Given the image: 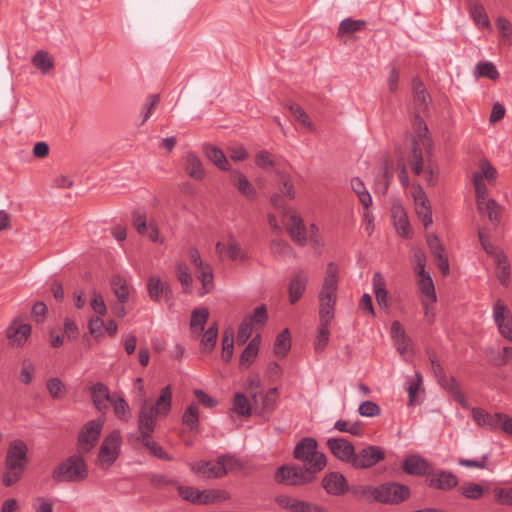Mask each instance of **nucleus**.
Returning a JSON list of instances; mask_svg holds the SVG:
<instances>
[{"label": "nucleus", "instance_id": "obj_1", "mask_svg": "<svg viewBox=\"0 0 512 512\" xmlns=\"http://www.w3.org/2000/svg\"><path fill=\"white\" fill-rule=\"evenodd\" d=\"M414 130L416 136L412 140V150L408 157V162L411 166L412 172L415 175H421L424 170L423 150L426 152L428 158L431 156L433 141L428 134V127L423 118L418 114L414 117Z\"/></svg>", "mask_w": 512, "mask_h": 512}, {"label": "nucleus", "instance_id": "obj_2", "mask_svg": "<svg viewBox=\"0 0 512 512\" xmlns=\"http://www.w3.org/2000/svg\"><path fill=\"white\" fill-rule=\"evenodd\" d=\"M28 447L22 441L11 443L5 462L6 471L3 475V483L12 486L18 482L26 469Z\"/></svg>", "mask_w": 512, "mask_h": 512}, {"label": "nucleus", "instance_id": "obj_3", "mask_svg": "<svg viewBox=\"0 0 512 512\" xmlns=\"http://www.w3.org/2000/svg\"><path fill=\"white\" fill-rule=\"evenodd\" d=\"M293 456L298 461L303 462L304 467H308L316 473L323 470L327 464L325 454L318 451V443L312 437L302 438L296 444Z\"/></svg>", "mask_w": 512, "mask_h": 512}, {"label": "nucleus", "instance_id": "obj_4", "mask_svg": "<svg viewBox=\"0 0 512 512\" xmlns=\"http://www.w3.org/2000/svg\"><path fill=\"white\" fill-rule=\"evenodd\" d=\"M88 477V467L81 455H72L60 462L52 472L54 481L81 482Z\"/></svg>", "mask_w": 512, "mask_h": 512}, {"label": "nucleus", "instance_id": "obj_5", "mask_svg": "<svg viewBox=\"0 0 512 512\" xmlns=\"http://www.w3.org/2000/svg\"><path fill=\"white\" fill-rule=\"evenodd\" d=\"M338 274V266L333 262L328 263L323 283L318 294L319 304H328L333 307L336 306L339 281Z\"/></svg>", "mask_w": 512, "mask_h": 512}, {"label": "nucleus", "instance_id": "obj_6", "mask_svg": "<svg viewBox=\"0 0 512 512\" xmlns=\"http://www.w3.org/2000/svg\"><path fill=\"white\" fill-rule=\"evenodd\" d=\"M316 474L308 467L281 466L277 469L275 479L285 485H304L312 482Z\"/></svg>", "mask_w": 512, "mask_h": 512}, {"label": "nucleus", "instance_id": "obj_7", "mask_svg": "<svg viewBox=\"0 0 512 512\" xmlns=\"http://www.w3.org/2000/svg\"><path fill=\"white\" fill-rule=\"evenodd\" d=\"M377 502L387 505H398L409 499L411 490L407 485L389 481L378 485Z\"/></svg>", "mask_w": 512, "mask_h": 512}, {"label": "nucleus", "instance_id": "obj_8", "mask_svg": "<svg viewBox=\"0 0 512 512\" xmlns=\"http://www.w3.org/2000/svg\"><path fill=\"white\" fill-rule=\"evenodd\" d=\"M385 459L386 452L384 448L377 445H366L355 451L351 466L354 469L366 470L374 467Z\"/></svg>", "mask_w": 512, "mask_h": 512}, {"label": "nucleus", "instance_id": "obj_9", "mask_svg": "<svg viewBox=\"0 0 512 512\" xmlns=\"http://www.w3.org/2000/svg\"><path fill=\"white\" fill-rule=\"evenodd\" d=\"M104 420L101 418L88 421L79 431L77 438L78 451L88 453L97 444L103 430Z\"/></svg>", "mask_w": 512, "mask_h": 512}, {"label": "nucleus", "instance_id": "obj_10", "mask_svg": "<svg viewBox=\"0 0 512 512\" xmlns=\"http://www.w3.org/2000/svg\"><path fill=\"white\" fill-rule=\"evenodd\" d=\"M121 442L122 437L118 430H113L104 438L98 453V462L102 467L108 468L116 461Z\"/></svg>", "mask_w": 512, "mask_h": 512}, {"label": "nucleus", "instance_id": "obj_11", "mask_svg": "<svg viewBox=\"0 0 512 512\" xmlns=\"http://www.w3.org/2000/svg\"><path fill=\"white\" fill-rule=\"evenodd\" d=\"M158 417L159 416L152 411L150 401L148 399L143 400L138 413V436L136 437V440L152 436L156 428V421Z\"/></svg>", "mask_w": 512, "mask_h": 512}, {"label": "nucleus", "instance_id": "obj_12", "mask_svg": "<svg viewBox=\"0 0 512 512\" xmlns=\"http://www.w3.org/2000/svg\"><path fill=\"white\" fill-rule=\"evenodd\" d=\"M493 318L499 333L507 340L512 341V316L502 300H497L493 307Z\"/></svg>", "mask_w": 512, "mask_h": 512}, {"label": "nucleus", "instance_id": "obj_13", "mask_svg": "<svg viewBox=\"0 0 512 512\" xmlns=\"http://www.w3.org/2000/svg\"><path fill=\"white\" fill-rule=\"evenodd\" d=\"M327 447L336 459L351 466L356 450L350 441L344 438H329Z\"/></svg>", "mask_w": 512, "mask_h": 512}, {"label": "nucleus", "instance_id": "obj_14", "mask_svg": "<svg viewBox=\"0 0 512 512\" xmlns=\"http://www.w3.org/2000/svg\"><path fill=\"white\" fill-rule=\"evenodd\" d=\"M287 233L292 241L299 246H305L308 242L307 229L303 219L296 212H291L285 223Z\"/></svg>", "mask_w": 512, "mask_h": 512}, {"label": "nucleus", "instance_id": "obj_15", "mask_svg": "<svg viewBox=\"0 0 512 512\" xmlns=\"http://www.w3.org/2000/svg\"><path fill=\"white\" fill-rule=\"evenodd\" d=\"M309 281V274L307 271L300 269L292 274L289 285V302L295 304L303 296L306 291Z\"/></svg>", "mask_w": 512, "mask_h": 512}, {"label": "nucleus", "instance_id": "obj_16", "mask_svg": "<svg viewBox=\"0 0 512 512\" xmlns=\"http://www.w3.org/2000/svg\"><path fill=\"white\" fill-rule=\"evenodd\" d=\"M31 334V326L23 323L20 319H14L6 330V337L10 344L15 347H21Z\"/></svg>", "mask_w": 512, "mask_h": 512}, {"label": "nucleus", "instance_id": "obj_17", "mask_svg": "<svg viewBox=\"0 0 512 512\" xmlns=\"http://www.w3.org/2000/svg\"><path fill=\"white\" fill-rule=\"evenodd\" d=\"M183 169L186 174L197 181L205 177V168L199 156L193 151H187L182 157Z\"/></svg>", "mask_w": 512, "mask_h": 512}, {"label": "nucleus", "instance_id": "obj_18", "mask_svg": "<svg viewBox=\"0 0 512 512\" xmlns=\"http://www.w3.org/2000/svg\"><path fill=\"white\" fill-rule=\"evenodd\" d=\"M415 202V211L419 220L423 223L425 228L430 226L433 222L432 210L424 190L419 186L413 194Z\"/></svg>", "mask_w": 512, "mask_h": 512}, {"label": "nucleus", "instance_id": "obj_19", "mask_svg": "<svg viewBox=\"0 0 512 512\" xmlns=\"http://www.w3.org/2000/svg\"><path fill=\"white\" fill-rule=\"evenodd\" d=\"M402 469L408 475L423 476L432 471V466L425 458L415 454L404 459Z\"/></svg>", "mask_w": 512, "mask_h": 512}, {"label": "nucleus", "instance_id": "obj_20", "mask_svg": "<svg viewBox=\"0 0 512 512\" xmlns=\"http://www.w3.org/2000/svg\"><path fill=\"white\" fill-rule=\"evenodd\" d=\"M322 487L333 496L343 495L348 490L347 480L339 472H330L322 479Z\"/></svg>", "mask_w": 512, "mask_h": 512}, {"label": "nucleus", "instance_id": "obj_21", "mask_svg": "<svg viewBox=\"0 0 512 512\" xmlns=\"http://www.w3.org/2000/svg\"><path fill=\"white\" fill-rule=\"evenodd\" d=\"M428 486L439 490H450L458 485V478L450 471L438 470L429 473Z\"/></svg>", "mask_w": 512, "mask_h": 512}, {"label": "nucleus", "instance_id": "obj_22", "mask_svg": "<svg viewBox=\"0 0 512 512\" xmlns=\"http://www.w3.org/2000/svg\"><path fill=\"white\" fill-rule=\"evenodd\" d=\"M221 465L218 459L216 461H199L191 464L190 469L195 474L209 479L221 478L224 476V470Z\"/></svg>", "mask_w": 512, "mask_h": 512}, {"label": "nucleus", "instance_id": "obj_23", "mask_svg": "<svg viewBox=\"0 0 512 512\" xmlns=\"http://www.w3.org/2000/svg\"><path fill=\"white\" fill-rule=\"evenodd\" d=\"M477 210L481 215L488 217L495 229L498 227L503 208L494 199L490 198L484 202H479V204H477Z\"/></svg>", "mask_w": 512, "mask_h": 512}, {"label": "nucleus", "instance_id": "obj_24", "mask_svg": "<svg viewBox=\"0 0 512 512\" xmlns=\"http://www.w3.org/2000/svg\"><path fill=\"white\" fill-rule=\"evenodd\" d=\"M503 413L490 414L481 408H474L472 410V416L474 421L482 427H486L490 430L499 429L500 421Z\"/></svg>", "mask_w": 512, "mask_h": 512}, {"label": "nucleus", "instance_id": "obj_25", "mask_svg": "<svg viewBox=\"0 0 512 512\" xmlns=\"http://www.w3.org/2000/svg\"><path fill=\"white\" fill-rule=\"evenodd\" d=\"M171 404L172 391L171 387L168 385L161 389L160 395L154 404L150 402V407L152 408V411L159 416V418H162L169 414Z\"/></svg>", "mask_w": 512, "mask_h": 512}, {"label": "nucleus", "instance_id": "obj_26", "mask_svg": "<svg viewBox=\"0 0 512 512\" xmlns=\"http://www.w3.org/2000/svg\"><path fill=\"white\" fill-rule=\"evenodd\" d=\"M91 394H92V401H93L95 407L97 408V410H99V411L106 410L108 407L107 403L108 402L111 403V401L114 397L110 394L108 387L101 382H98L92 386Z\"/></svg>", "mask_w": 512, "mask_h": 512}, {"label": "nucleus", "instance_id": "obj_27", "mask_svg": "<svg viewBox=\"0 0 512 512\" xmlns=\"http://www.w3.org/2000/svg\"><path fill=\"white\" fill-rule=\"evenodd\" d=\"M147 291L149 297L155 301L159 302L161 300V296L164 294L167 297L172 296V291L168 284L163 283L159 276H150L147 280Z\"/></svg>", "mask_w": 512, "mask_h": 512}, {"label": "nucleus", "instance_id": "obj_28", "mask_svg": "<svg viewBox=\"0 0 512 512\" xmlns=\"http://www.w3.org/2000/svg\"><path fill=\"white\" fill-rule=\"evenodd\" d=\"M204 155L219 169L227 171L230 169L229 162L224 152L217 146L205 143L202 146Z\"/></svg>", "mask_w": 512, "mask_h": 512}, {"label": "nucleus", "instance_id": "obj_29", "mask_svg": "<svg viewBox=\"0 0 512 512\" xmlns=\"http://www.w3.org/2000/svg\"><path fill=\"white\" fill-rule=\"evenodd\" d=\"M231 178L236 189L246 198L255 199L257 191L247 177L238 170L231 171Z\"/></svg>", "mask_w": 512, "mask_h": 512}, {"label": "nucleus", "instance_id": "obj_30", "mask_svg": "<svg viewBox=\"0 0 512 512\" xmlns=\"http://www.w3.org/2000/svg\"><path fill=\"white\" fill-rule=\"evenodd\" d=\"M208 318L209 310L206 307L196 308L192 311L190 330L195 337H198L203 333Z\"/></svg>", "mask_w": 512, "mask_h": 512}, {"label": "nucleus", "instance_id": "obj_31", "mask_svg": "<svg viewBox=\"0 0 512 512\" xmlns=\"http://www.w3.org/2000/svg\"><path fill=\"white\" fill-rule=\"evenodd\" d=\"M392 217L398 234L402 237H409L410 224L404 208L400 205L393 206Z\"/></svg>", "mask_w": 512, "mask_h": 512}, {"label": "nucleus", "instance_id": "obj_32", "mask_svg": "<svg viewBox=\"0 0 512 512\" xmlns=\"http://www.w3.org/2000/svg\"><path fill=\"white\" fill-rule=\"evenodd\" d=\"M226 255L232 261L246 262L249 259L246 251L232 234L227 237Z\"/></svg>", "mask_w": 512, "mask_h": 512}, {"label": "nucleus", "instance_id": "obj_33", "mask_svg": "<svg viewBox=\"0 0 512 512\" xmlns=\"http://www.w3.org/2000/svg\"><path fill=\"white\" fill-rule=\"evenodd\" d=\"M469 12H470V16L473 19L474 23L479 28H482V29L491 28V24H490L488 15L485 11L484 6L480 2H478V1L470 2L469 3Z\"/></svg>", "mask_w": 512, "mask_h": 512}, {"label": "nucleus", "instance_id": "obj_34", "mask_svg": "<svg viewBox=\"0 0 512 512\" xmlns=\"http://www.w3.org/2000/svg\"><path fill=\"white\" fill-rule=\"evenodd\" d=\"M416 275L418 277L417 284L420 292L425 296V299H429L431 303H435L437 296L430 273L424 272L423 274Z\"/></svg>", "mask_w": 512, "mask_h": 512}, {"label": "nucleus", "instance_id": "obj_35", "mask_svg": "<svg viewBox=\"0 0 512 512\" xmlns=\"http://www.w3.org/2000/svg\"><path fill=\"white\" fill-rule=\"evenodd\" d=\"M473 75L475 78H487L492 81H496L500 77L496 66L490 61H479L475 65Z\"/></svg>", "mask_w": 512, "mask_h": 512}, {"label": "nucleus", "instance_id": "obj_36", "mask_svg": "<svg viewBox=\"0 0 512 512\" xmlns=\"http://www.w3.org/2000/svg\"><path fill=\"white\" fill-rule=\"evenodd\" d=\"M200 495V505L221 503L230 499V493L224 489L202 490Z\"/></svg>", "mask_w": 512, "mask_h": 512}, {"label": "nucleus", "instance_id": "obj_37", "mask_svg": "<svg viewBox=\"0 0 512 512\" xmlns=\"http://www.w3.org/2000/svg\"><path fill=\"white\" fill-rule=\"evenodd\" d=\"M367 23L361 19L345 18L343 19L338 27L337 37L341 38L345 35H351L355 32L365 29Z\"/></svg>", "mask_w": 512, "mask_h": 512}, {"label": "nucleus", "instance_id": "obj_38", "mask_svg": "<svg viewBox=\"0 0 512 512\" xmlns=\"http://www.w3.org/2000/svg\"><path fill=\"white\" fill-rule=\"evenodd\" d=\"M414 104L418 112L425 111L428 108L430 97L427 94L422 82L413 79Z\"/></svg>", "mask_w": 512, "mask_h": 512}, {"label": "nucleus", "instance_id": "obj_39", "mask_svg": "<svg viewBox=\"0 0 512 512\" xmlns=\"http://www.w3.org/2000/svg\"><path fill=\"white\" fill-rule=\"evenodd\" d=\"M150 485L158 490H169L172 487H177L178 480L166 474L150 473L148 474Z\"/></svg>", "mask_w": 512, "mask_h": 512}, {"label": "nucleus", "instance_id": "obj_40", "mask_svg": "<svg viewBox=\"0 0 512 512\" xmlns=\"http://www.w3.org/2000/svg\"><path fill=\"white\" fill-rule=\"evenodd\" d=\"M32 64L43 74H46L54 67V60L47 51L39 50L31 59Z\"/></svg>", "mask_w": 512, "mask_h": 512}, {"label": "nucleus", "instance_id": "obj_41", "mask_svg": "<svg viewBox=\"0 0 512 512\" xmlns=\"http://www.w3.org/2000/svg\"><path fill=\"white\" fill-rule=\"evenodd\" d=\"M351 187L357 194L360 203L367 209L372 204V197L369 191L365 188L364 183L359 177H355L351 180Z\"/></svg>", "mask_w": 512, "mask_h": 512}, {"label": "nucleus", "instance_id": "obj_42", "mask_svg": "<svg viewBox=\"0 0 512 512\" xmlns=\"http://www.w3.org/2000/svg\"><path fill=\"white\" fill-rule=\"evenodd\" d=\"M291 347L290 332L286 328L277 337L274 343V353L277 356L284 357Z\"/></svg>", "mask_w": 512, "mask_h": 512}, {"label": "nucleus", "instance_id": "obj_43", "mask_svg": "<svg viewBox=\"0 0 512 512\" xmlns=\"http://www.w3.org/2000/svg\"><path fill=\"white\" fill-rule=\"evenodd\" d=\"M140 442L143 446H145L149 452L154 455L155 457L165 460V461H171L172 457L169 456L162 446H160L156 441H154L152 436L137 440Z\"/></svg>", "mask_w": 512, "mask_h": 512}, {"label": "nucleus", "instance_id": "obj_44", "mask_svg": "<svg viewBox=\"0 0 512 512\" xmlns=\"http://www.w3.org/2000/svg\"><path fill=\"white\" fill-rule=\"evenodd\" d=\"M198 271V279L201 281L203 286V291L201 295H204L210 292L213 288V270L212 267L206 263L203 266L197 269Z\"/></svg>", "mask_w": 512, "mask_h": 512}, {"label": "nucleus", "instance_id": "obj_45", "mask_svg": "<svg viewBox=\"0 0 512 512\" xmlns=\"http://www.w3.org/2000/svg\"><path fill=\"white\" fill-rule=\"evenodd\" d=\"M111 286L119 302L125 303L129 297V288L126 281L119 275L113 276Z\"/></svg>", "mask_w": 512, "mask_h": 512}, {"label": "nucleus", "instance_id": "obj_46", "mask_svg": "<svg viewBox=\"0 0 512 512\" xmlns=\"http://www.w3.org/2000/svg\"><path fill=\"white\" fill-rule=\"evenodd\" d=\"M46 388L50 397L54 400L61 399L67 392L66 386L58 377H51L46 382Z\"/></svg>", "mask_w": 512, "mask_h": 512}, {"label": "nucleus", "instance_id": "obj_47", "mask_svg": "<svg viewBox=\"0 0 512 512\" xmlns=\"http://www.w3.org/2000/svg\"><path fill=\"white\" fill-rule=\"evenodd\" d=\"M234 350V330L228 328L223 332L222 337V359L229 362Z\"/></svg>", "mask_w": 512, "mask_h": 512}, {"label": "nucleus", "instance_id": "obj_48", "mask_svg": "<svg viewBox=\"0 0 512 512\" xmlns=\"http://www.w3.org/2000/svg\"><path fill=\"white\" fill-rule=\"evenodd\" d=\"M233 411L244 417L251 415V406L249 401L247 397L241 392L235 393L233 397Z\"/></svg>", "mask_w": 512, "mask_h": 512}, {"label": "nucleus", "instance_id": "obj_49", "mask_svg": "<svg viewBox=\"0 0 512 512\" xmlns=\"http://www.w3.org/2000/svg\"><path fill=\"white\" fill-rule=\"evenodd\" d=\"M176 277L179 280V282L181 283V285L183 287V291L185 293L190 292V287H191L193 278L190 273L189 267L185 263L180 262L177 264Z\"/></svg>", "mask_w": 512, "mask_h": 512}, {"label": "nucleus", "instance_id": "obj_50", "mask_svg": "<svg viewBox=\"0 0 512 512\" xmlns=\"http://www.w3.org/2000/svg\"><path fill=\"white\" fill-rule=\"evenodd\" d=\"M177 491H178V494L180 495V497L185 500V501H188L192 504H199L200 505V493H201V490H198L192 486H184V485H181L178 483L177 487H176Z\"/></svg>", "mask_w": 512, "mask_h": 512}, {"label": "nucleus", "instance_id": "obj_51", "mask_svg": "<svg viewBox=\"0 0 512 512\" xmlns=\"http://www.w3.org/2000/svg\"><path fill=\"white\" fill-rule=\"evenodd\" d=\"M183 424L187 425L190 429L198 427L199 423V407L196 403H191L185 410L182 416Z\"/></svg>", "mask_w": 512, "mask_h": 512}, {"label": "nucleus", "instance_id": "obj_52", "mask_svg": "<svg viewBox=\"0 0 512 512\" xmlns=\"http://www.w3.org/2000/svg\"><path fill=\"white\" fill-rule=\"evenodd\" d=\"M278 389L270 388L263 396L261 401V411L263 413L272 412L277 405Z\"/></svg>", "mask_w": 512, "mask_h": 512}, {"label": "nucleus", "instance_id": "obj_53", "mask_svg": "<svg viewBox=\"0 0 512 512\" xmlns=\"http://www.w3.org/2000/svg\"><path fill=\"white\" fill-rule=\"evenodd\" d=\"M111 404L117 418L120 420H128L130 418V407L124 398L114 396Z\"/></svg>", "mask_w": 512, "mask_h": 512}, {"label": "nucleus", "instance_id": "obj_54", "mask_svg": "<svg viewBox=\"0 0 512 512\" xmlns=\"http://www.w3.org/2000/svg\"><path fill=\"white\" fill-rule=\"evenodd\" d=\"M218 337V324L217 322H214L203 334L201 344L204 348V350H207L210 352L217 341Z\"/></svg>", "mask_w": 512, "mask_h": 512}, {"label": "nucleus", "instance_id": "obj_55", "mask_svg": "<svg viewBox=\"0 0 512 512\" xmlns=\"http://www.w3.org/2000/svg\"><path fill=\"white\" fill-rule=\"evenodd\" d=\"M278 188L279 191L289 199L295 198V188L291 178L281 172H278Z\"/></svg>", "mask_w": 512, "mask_h": 512}, {"label": "nucleus", "instance_id": "obj_56", "mask_svg": "<svg viewBox=\"0 0 512 512\" xmlns=\"http://www.w3.org/2000/svg\"><path fill=\"white\" fill-rule=\"evenodd\" d=\"M497 277L502 285H507L509 277V264L506 256L502 253L496 254Z\"/></svg>", "mask_w": 512, "mask_h": 512}, {"label": "nucleus", "instance_id": "obj_57", "mask_svg": "<svg viewBox=\"0 0 512 512\" xmlns=\"http://www.w3.org/2000/svg\"><path fill=\"white\" fill-rule=\"evenodd\" d=\"M329 325L330 324L328 323L319 322L318 334L315 340V350L317 352L323 351L326 345L328 344L330 335Z\"/></svg>", "mask_w": 512, "mask_h": 512}, {"label": "nucleus", "instance_id": "obj_58", "mask_svg": "<svg viewBox=\"0 0 512 512\" xmlns=\"http://www.w3.org/2000/svg\"><path fill=\"white\" fill-rule=\"evenodd\" d=\"M461 494L471 500L480 499L484 495V488L480 484L467 483L460 487Z\"/></svg>", "mask_w": 512, "mask_h": 512}, {"label": "nucleus", "instance_id": "obj_59", "mask_svg": "<svg viewBox=\"0 0 512 512\" xmlns=\"http://www.w3.org/2000/svg\"><path fill=\"white\" fill-rule=\"evenodd\" d=\"M473 183L475 186V192H476V204H479L481 201H486L490 199L487 195V187L483 180V175L479 173L473 174Z\"/></svg>", "mask_w": 512, "mask_h": 512}, {"label": "nucleus", "instance_id": "obj_60", "mask_svg": "<svg viewBox=\"0 0 512 512\" xmlns=\"http://www.w3.org/2000/svg\"><path fill=\"white\" fill-rule=\"evenodd\" d=\"M133 225L140 235H145L148 231L146 212L137 209L133 212L132 216Z\"/></svg>", "mask_w": 512, "mask_h": 512}, {"label": "nucleus", "instance_id": "obj_61", "mask_svg": "<svg viewBox=\"0 0 512 512\" xmlns=\"http://www.w3.org/2000/svg\"><path fill=\"white\" fill-rule=\"evenodd\" d=\"M289 110L290 112L293 114V116L301 122V124L310 129V130H313L314 129V126L312 124V122L309 120V117L307 115V113L305 112V110L297 103H292L291 105H289Z\"/></svg>", "mask_w": 512, "mask_h": 512}, {"label": "nucleus", "instance_id": "obj_62", "mask_svg": "<svg viewBox=\"0 0 512 512\" xmlns=\"http://www.w3.org/2000/svg\"><path fill=\"white\" fill-rule=\"evenodd\" d=\"M255 163L259 168L265 170L273 168L277 164L274 156L266 150H262L256 155Z\"/></svg>", "mask_w": 512, "mask_h": 512}, {"label": "nucleus", "instance_id": "obj_63", "mask_svg": "<svg viewBox=\"0 0 512 512\" xmlns=\"http://www.w3.org/2000/svg\"><path fill=\"white\" fill-rule=\"evenodd\" d=\"M493 494L498 504L512 506V487H496Z\"/></svg>", "mask_w": 512, "mask_h": 512}, {"label": "nucleus", "instance_id": "obj_64", "mask_svg": "<svg viewBox=\"0 0 512 512\" xmlns=\"http://www.w3.org/2000/svg\"><path fill=\"white\" fill-rule=\"evenodd\" d=\"M358 412L364 417H376L380 415L381 408L377 403L367 400L359 405Z\"/></svg>", "mask_w": 512, "mask_h": 512}]
</instances>
